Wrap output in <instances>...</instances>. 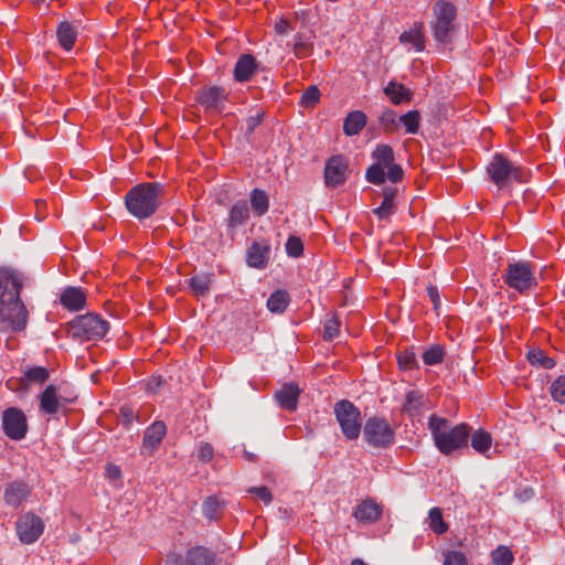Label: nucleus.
I'll list each match as a JSON object with an SVG mask.
<instances>
[{
	"instance_id": "774afa93",
	"label": "nucleus",
	"mask_w": 565,
	"mask_h": 565,
	"mask_svg": "<svg viewBox=\"0 0 565 565\" xmlns=\"http://www.w3.org/2000/svg\"><path fill=\"white\" fill-rule=\"evenodd\" d=\"M350 565H365L362 559H353Z\"/></svg>"
},
{
	"instance_id": "37998d69",
	"label": "nucleus",
	"mask_w": 565,
	"mask_h": 565,
	"mask_svg": "<svg viewBox=\"0 0 565 565\" xmlns=\"http://www.w3.org/2000/svg\"><path fill=\"white\" fill-rule=\"evenodd\" d=\"M550 393L555 402L565 404V375H559L553 381Z\"/></svg>"
},
{
	"instance_id": "e2e57ef3",
	"label": "nucleus",
	"mask_w": 565,
	"mask_h": 565,
	"mask_svg": "<svg viewBox=\"0 0 565 565\" xmlns=\"http://www.w3.org/2000/svg\"><path fill=\"white\" fill-rule=\"evenodd\" d=\"M396 188L394 186H386L383 189V198L385 200H388L390 202L394 203V199L396 196Z\"/></svg>"
},
{
	"instance_id": "cd10ccee",
	"label": "nucleus",
	"mask_w": 565,
	"mask_h": 565,
	"mask_svg": "<svg viewBox=\"0 0 565 565\" xmlns=\"http://www.w3.org/2000/svg\"><path fill=\"white\" fill-rule=\"evenodd\" d=\"M213 274L199 273L189 279V286L196 297H206L210 294L211 285L213 281Z\"/></svg>"
},
{
	"instance_id": "4c0bfd02",
	"label": "nucleus",
	"mask_w": 565,
	"mask_h": 565,
	"mask_svg": "<svg viewBox=\"0 0 565 565\" xmlns=\"http://www.w3.org/2000/svg\"><path fill=\"white\" fill-rule=\"evenodd\" d=\"M445 348L440 344H433L423 352V361L426 365H436L445 358Z\"/></svg>"
},
{
	"instance_id": "2eb2a0df",
	"label": "nucleus",
	"mask_w": 565,
	"mask_h": 565,
	"mask_svg": "<svg viewBox=\"0 0 565 565\" xmlns=\"http://www.w3.org/2000/svg\"><path fill=\"white\" fill-rule=\"evenodd\" d=\"M348 160L341 156H332L324 166V183L327 186L335 188L343 184L348 178Z\"/></svg>"
},
{
	"instance_id": "f704fd0d",
	"label": "nucleus",
	"mask_w": 565,
	"mask_h": 565,
	"mask_svg": "<svg viewBox=\"0 0 565 565\" xmlns=\"http://www.w3.org/2000/svg\"><path fill=\"white\" fill-rule=\"evenodd\" d=\"M398 124H402L405 132L415 135L419 130L420 126V114L418 110H409L406 114L398 117Z\"/></svg>"
},
{
	"instance_id": "7ed1b4c3",
	"label": "nucleus",
	"mask_w": 565,
	"mask_h": 565,
	"mask_svg": "<svg viewBox=\"0 0 565 565\" xmlns=\"http://www.w3.org/2000/svg\"><path fill=\"white\" fill-rule=\"evenodd\" d=\"M163 194L164 185L160 182L139 183L127 192L125 204L136 218H148L158 210Z\"/></svg>"
},
{
	"instance_id": "49530a36",
	"label": "nucleus",
	"mask_w": 565,
	"mask_h": 565,
	"mask_svg": "<svg viewBox=\"0 0 565 565\" xmlns=\"http://www.w3.org/2000/svg\"><path fill=\"white\" fill-rule=\"evenodd\" d=\"M340 331V320L334 316L328 319L323 328V338L326 340H333L338 337Z\"/></svg>"
},
{
	"instance_id": "de8ad7c7",
	"label": "nucleus",
	"mask_w": 565,
	"mask_h": 565,
	"mask_svg": "<svg viewBox=\"0 0 565 565\" xmlns=\"http://www.w3.org/2000/svg\"><path fill=\"white\" fill-rule=\"evenodd\" d=\"M303 244L301 239L297 236H289L286 242V253L290 257H299L302 255Z\"/></svg>"
},
{
	"instance_id": "bb28decb",
	"label": "nucleus",
	"mask_w": 565,
	"mask_h": 565,
	"mask_svg": "<svg viewBox=\"0 0 565 565\" xmlns=\"http://www.w3.org/2000/svg\"><path fill=\"white\" fill-rule=\"evenodd\" d=\"M384 94L390 98L394 105L409 103L413 97L411 89L406 88L403 84L391 81L384 87Z\"/></svg>"
},
{
	"instance_id": "20e7f679",
	"label": "nucleus",
	"mask_w": 565,
	"mask_h": 565,
	"mask_svg": "<svg viewBox=\"0 0 565 565\" xmlns=\"http://www.w3.org/2000/svg\"><path fill=\"white\" fill-rule=\"evenodd\" d=\"M457 8L448 0H437L431 8L429 29L438 45L452 42L456 32Z\"/></svg>"
},
{
	"instance_id": "f8f14e48",
	"label": "nucleus",
	"mask_w": 565,
	"mask_h": 565,
	"mask_svg": "<svg viewBox=\"0 0 565 565\" xmlns=\"http://www.w3.org/2000/svg\"><path fill=\"white\" fill-rule=\"evenodd\" d=\"M44 531V522L33 512H28L15 522V532L22 544H32L38 541Z\"/></svg>"
},
{
	"instance_id": "58836bf2",
	"label": "nucleus",
	"mask_w": 565,
	"mask_h": 565,
	"mask_svg": "<svg viewBox=\"0 0 565 565\" xmlns=\"http://www.w3.org/2000/svg\"><path fill=\"white\" fill-rule=\"evenodd\" d=\"M379 124L385 132H394L398 127V117L393 109L386 108L379 116Z\"/></svg>"
},
{
	"instance_id": "c85d7f7f",
	"label": "nucleus",
	"mask_w": 565,
	"mask_h": 565,
	"mask_svg": "<svg viewBox=\"0 0 565 565\" xmlns=\"http://www.w3.org/2000/svg\"><path fill=\"white\" fill-rule=\"evenodd\" d=\"M424 24L423 22H417L414 24V28L404 31L399 40L402 43H409L412 44L417 52H422L425 49V39L423 33Z\"/></svg>"
},
{
	"instance_id": "9b49d317",
	"label": "nucleus",
	"mask_w": 565,
	"mask_h": 565,
	"mask_svg": "<svg viewBox=\"0 0 565 565\" xmlns=\"http://www.w3.org/2000/svg\"><path fill=\"white\" fill-rule=\"evenodd\" d=\"M3 433L12 440H21L28 433L26 416L20 408L9 407L2 413Z\"/></svg>"
},
{
	"instance_id": "6ab92c4d",
	"label": "nucleus",
	"mask_w": 565,
	"mask_h": 565,
	"mask_svg": "<svg viewBox=\"0 0 565 565\" xmlns=\"http://www.w3.org/2000/svg\"><path fill=\"white\" fill-rule=\"evenodd\" d=\"M270 258V246L265 242L254 241L246 252V263L256 269L266 268Z\"/></svg>"
},
{
	"instance_id": "3c124183",
	"label": "nucleus",
	"mask_w": 565,
	"mask_h": 565,
	"mask_svg": "<svg viewBox=\"0 0 565 565\" xmlns=\"http://www.w3.org/2000/svg\"><path fill=\"white\" fill-rule=\"evenodd\" d=\"M214 456V449L211 444L201 441L198 447V458L203 461H210Z\"/></svg>"
},
{
	"instance_id": "e433bc0d",
	"label": "nucleus",
	"mask_w": 565,
	"mask_h": 565,
	"mask_svg": "<svg viewBox=\"0 0 565 565\" xmlns=\"http://www.w3.org/2000/svg\"><path fill=\"white\" fill-rule=\"evenodd\" d=\"M428 525L438 535L447 532L448 525L444 521L440 508L435 507L428 511Z\"/></svg>"
},
{
	"instance_id": "412c9836",
	"label": "nucleus",
	"mask_w": 565,
	"mask_h": 565,
	"mask_svg": "<svg viewBox=\"0 0 565 565\" xmlns=\"http://www.w3.org/2000/svg\"><path fill=\"white\" fill-rule=\"evenodd\" d=\"M61 305L68 311H79L86 306V294L79 287H67L60 296Z\"/></svg>"
},
{
	"instance_id": "ea45409f",
	"label": "nucleus",
	"mask_w": 565,
	"mask_h": 565,
	"mask_svg": "<svg viewBox=\"0 0 565 565\" xmlns=\"http://www.w3.org/2000/svg\"><path fill=\"white\" fill-rule=\"evenodd\" d=\"M57 397L62 406H66L76 401L77 394L68 383H61L55 385Z\"/></svg>"
},
{
	"instance_id": "680f3d73",
	"label": "nucleus",
	"mask_w": 565,
	"mask_h": 565,
	"mask_svg": "<svg viewBox=\"0 0 565 565\" xmlns=\"http://www.w3.org/2000/svg\"><path fill=\"white\" fill-rule=\"evenodd\" d=\"M289 30H290V25H289L288 21L282 18L275 23V31L278 34L285 35L289 32Z\"/></svg>"
},
{
	"instance_id": "69168bd1",
	"label": "nucleus",
	"mask_w": 565,
	"mask_h": 565,
	"mask_svg": "<svg viewBox=\"0 0 565 565\" xmlns=\"http://www.w3.org/2000/svg\"><path fill=\"white\" fill-rule=\"evenodd\" d=\"M244 456L249 461H254L256 459V455H254V454H252L249 451H246V450L244 451Z\"/></svg>"
},
{
	"instance_id": "c9c22d12",
	"label": "nucleus",
	"mask_w": 565,
	"mask_h": 565,
	"mask_svg": "<svg viewBox=\"0 0 565 565\" xmlns=\"http://www.w3.org/2000/svg\"><path fill=\"white\" fill-rule=\"evenodd\" d=\"M526 358L533 366H540L547 370L555 366V361L545 355L541 349L529 350Z\"/></svg>"
},
{
	"instance_id": "a18cd8bd",
	"label": "nucleus",
	"mask_w": 565,
	"mask_h": 565,
	"mask_svg": "<svg viewBox=\"0 0 565 565\" xmlns=\"http://www.w3.org/2000/svg\"><path fill=\"white\" fill-rule=\"evenodd\" d=\"M397 362L401 369L411 370L418 367L416 354L413 349H406L397 355Z\"/></svg>"
},
{
	"instance_id": "39448f33",
	"label": "nucleus",
	"mask_w": 565,
	"mask_h": 565,
	"mask_svg": "<svg viewBox=\"0 0 565 565\" xmlns=\"http://www.w3.org/2000/svg\"><path fill=\"white\" fill-rule=\"evenodd\" d=\"M487 173L489 180L500 189L513 182H522L524 178V169L499 152L494 153L488 163Z\"/></svg>"
},
{
	"instance_id": "dca6fc26",
	"label": "nucleus",
	"mask_w": 565,
	"mask_h": 565,
	"mask_svg": "<svg viewBox=\"0 0 565 565\" xmlns=\"http://www.w3.org/2000/svg\"><path fill=\"white\" fill-rule=\"evenodd\" d=\"M31 493L32 488L29 483L21 480H14L4 487L3 500L9 507L19 508L28 501Z\"/></svg>"
},
{
	"instance_id": "1a4fd4ad",
	"label": "nucleus",
	"mask_w": 565,
	"mask_h": 565,
	"mask_svg": "<svg viewBox=\"0 0 565 565\" xmlns=\"http://www.w3.org/2000/svg\"><path fill=\"white\" fill-rule=\"evenodd\" d=\"M371 158L374 160L365 172V179L369 183L380 185L386 180L385 169L392 166L395 161L393 148L386 143H379L371 152Z\"/></svg>"
},
{
	"instance_id": "b1692460",
	"label": "nucleus",
	"mask_w": 565,
	"mask_h": 565,
	"mask_svg": "<svg viewBox=\"0 0 565 565\" xmlns=\"http://www.w3.org/2000/svg\"><path fill=\"white\" fill-rule=\"evenodd\" d=\"M63 407L55 390V384H49L40 394V409L47 414L54 415Z\"/></svg>"
},
{
	"instance_id": "393cba45",
	"label": "nucleus",
	"mask_w": 565,
	"mask_h": 565,
	"mask_svg": "<svg viewBox=\"0 0 565 565\" xmlns=\"http://www.w3.org/2000/svg\"><path fill=\"white\" fill-rule=\"evenodd\" d=\"M367 117L362 110L350 111L343 121V134L348 137L356 136L366 126Z\"/></svg>"
},
{
	"instance_id": "423d86ee",
	"label": "nucleus",
	"mask_w": 565,
	"mask_h": 565,
	"mask_svg": "<svg viewBox=\"0 0 565 565\" xmlns=\"http://www.w3.org/2000/svg\"><path fill=\"white\" fill-rule=\"evenodd\" d=\"M68 327L74 339L90 341L104 338L109 330V322L97 313L88 312L74 318Z\"/></svg>"
},
{
	"instance_id": "338daca9",
	"label": "nucleus",
	"mask_w": 565,
	"mask_h": 565,
	"mask_svg": "<svg viewBox=\"0 0 565 565\" xmlns=\"http://www.w3.org/2000/svg\"><path fill=\"white\" fill-rule=\"evenodd\" d=\"M7 387L12 390V391H15L17 388L13 386V380H8L7 383H6Z\"/></svg>"
},
{
	"instance_id": "f3484780",
	"label": "nucleus",
	"mask_w": 565,
	"mask_h": 565,
	"mask_svg": "<svg viewBox=\"0 0 565 565\" xmlns=\"http://www.w3.org/2000/svg\"><path fill=\"white\" fill-rule=\"evenodd\" d=\"M166 434L167 426L161 420H156L147 427L142 438V454L152 455L159 448Z\"/></svg>"
},
{
	"instance_id": "0eeeda50",
	"label": "nucleus",
	"mask_w": 565,
	"mask_h": 565,
	"mask_svg": "<svg viewBox=\"0 0 565 565\" xmlns=\"http://www.w3.org/2000/svg\"><path fill=\"white\" fill-rule=\"evenodd\" d=\"M504 284L520 294H526L537 287L534 266L525 260L509 263L502 275Z\"/></svg>"
},
{
	"instance_id": "6e6552de",
	"label": "nucleus",
	"mask_w": 565,
	"mask_h": 565,
	"mask_svg": "<svg viewBox=\"0 0 565 565\" xmlns=\"http://www.w3.org/2000/svg\"><path fill=\"white\" fill-rule=\"evenodd\" d=\"M333 412L343 435L350 440L356 439L361 433L360 409L352 402L341 399L334 404Z\"/></svg>"
},
{
	"instance_id": "5fc2aeb1",
	"label": "nucleus",
	"mask_w": 565,
	"mask_h": 565,
	"mask_svg": "<svg viewBox=\"0 0 565 565\" xmlns=\"http://www.w3.org/2000/svg\"><path fill=\"white\" fill-rule=\"evenodd\" d=\"M249 493L255 494L259 500L265 502L266 504L270 503L273 500V495L267 487H253L248 490Z\"/></svg>"
},
{
	"instance_id": "5701e85b",
	"label": "nucleus",
	"mask_w": 565,
	"mask_h": 565,
	"mask_svg": "<svg viewBox=\"0 0 565 565\" xmlns=\"http://www.w3.org/2000/svg\"><path fill=\"white\" fill-rule=\"evenodd\" d=\"M381 515L382 508L372 500L362 501L353 512V516L362 523H375Z\"/></svg>"
},
{
	"instance_id": "79ce46f5",
	"label": "nucleus",
	"mask_w": 565,
	"mask_h": 565,
	"mask_svg": "<svg viewBox=\"0 0 565 565\" xmlns=\"http://www.w3.org/2000/svg\"><path fill=\"white\" fill-rule=\"evenodd\" d=\"M24 377L29 382L42 384L49 380L50 372L44 366H33L24 372Z\"/></svg>"
},
{
	"instance_id": "f257e3e1",
	"label": "nucleus",
	"mask_w": 565,
	"mask_h": 565,
	"mask_svg": "<svg viewBox=\"0 0 565 565\" xmlns=\"http://www.w3.org/2000/svg\"><path fill=\"white\" fill-rule=\"evenodd\" d=\"M24 275L10 267H0V332H20L26 328L29 311L21 298Z\"/></svg>"
},
{
	"instance_id": "4d7b16f0",
	"label": "nucleus",
	"mask_w": 565,
	"mask_h": 565,
	"mask_svg": "<svg viewBox=\"0 0 565 565\" xmlns=\"http://www.w3.org/2000/svg\"><path fill=\"white\" fill-rule=\"evenodd\" d=\"M120 416L122 418V423L125 426H129L132 424L135 419V413L134 409L129 406H122L120 408Z\"/></svg>"
},
{
	"instance_id": "ddd939ff",
	"label": "nucleus",
	"mask_w": 565,
	"mask_h": 565,
	"mask_svg": "<svg viewBox=\"0 0 565 565\" xmlns=\"http://www.w3.org/2000/svg\"><path fill=\"white\" fill-rule=\"evenodd\" d=\"M228 93L222 86H203L196 93V102L207 111L221 113L225 108Z\"/></svg>"
},
{
	"instance_id": "603ef678",
	"label": "nucleus",
	"mask_w": 565,
	"mask_h": 565,
	"mask_svg": "<svg viewBox=\"0 0 565 565\" xmlns=\"http://www.w3.org/2000/svg\"><path fill=\"white\" fill-rule=\"evenodd\" d=\"M387 173H385L386 179H388L393 183L399 182L404 177V171L402 167L397 163H392V166H387Z\"/></svg>"
},
{
	"instance_id": "2f4dec72",
	"label": "nucleus",
	"mask_w": 565,
	"mask_h": 565,
	"mask_svg": "<svg viewBox=\"0 0 565 565\" xmlns=\"http://www.w3.org/2000/svg\"><path fill=\"white\" fill-rule=\"evenodd\" d=\"M225 503L217 497H207L202 503V513L209 520H216L224 511Z\"/></svg>"
},
{
	"instance_id": "052dcab7",
	"label": "nucleus",
	"mask_w": 565,
	"mask_h": 565,
	"mask_svg": "<svg viewBox=\"0 0 565 565\" xmlns=\"http://www.w3.org/2000/svg\"><path fill=\"white\" fill-rule=\"evenodd\" d=\"M106 475L111 480H117L121 477V471L118 466L107 465L106 466Z\"/></svg>"
},
{
	"instance_id": "c03bdc74",
	"label": "nucleus",
	"mask_w": 565,
	"mask_h": 565,
	"mask_svg": "<svg viewBox=\"0 0 565 565\" xmlns=\"http://www.w3.org/2000/svg\"><path fill=\"white\" fill-rule=\"evenodd\" d=\"M320 100V90L316 85H310L301 95L300 104L307 108H313Z\"/></svg>"
},
{
	"instance_id": "7c9ffc66",
	"label": "nucleus",
	"mask_w": 565,
	"mask_h": 565,
	"mask_svg": "<svg viewBox=\"0 0 565 565\" xmlns=\"http://www.w3.org/2000/svg\"><path fill=\"white\" fill-rule=\"evenodd\" d=\"M290 301V296L286 290H275L267 299V308L270 312L282 313L286 311Z\"/></svg>"
},
{
	"instance_id": "bf43d9fd",
	"label": "nucleus",
	"mask_w": 565,
	"mask_h": 565,
	"mask_svg": "<svg viewBox=\"0 0 565 565\" xmlns=\"http://www.w3.org/2000/svg\"><path fill=\"white\" fill-rule=\"evenodd\" d=\"M427 294L434 305V309L437 310L440 305L438 288L436 286H428Z\"/></svg>"
},
{
	"instance_id": "a19ab883",
	"label": "nucleus",
	"mask_w": 565,
	"mask_h": 565,
	"mask_svg": "<svg viewBox=\"0 0 565 565\" xmlns=\"http://www.w3.org/2000/svg\"><path fill=\"white\" fill-rule=\"evenodd\" d=\"M491 558L494 565H511L514 559L511 550L505 545H500L492 551Z\"/></svg>"
},
{
	"instance_id": "9d476101",
	"label": "nucleus",
	"mask_w": 565,
	"mask_h": 565,
	"mask_svg": "<svg viewBox=\"0 0 565 565\" xmlns=\"http://www.w3.org/2000/svg\"><path fill=\"white\" fill-rule=\"evenodd\" d=\"M364 438L375 448H388L394 443V430L385 418L370 417L364 425Z\"/></svg>"
},
{
	"instance_id": "13d9d810",
	"label": "nucleus",
	"mask_w": 565,
	"mask_h": 565,
	"mask_svg": "<svg viewBox=\"0 0 565 565\" xmlns=\"http://www.w3.org/2000/svg\"><path fill=\"white\" fill-rule=\"evenodd\" d=\"M535 495L534 490L531 487H524L515 492V497L520 502H526Z\"/></svg>"
},
{
	"instance_id": "f03ea898",
	"label": "nucleus",
	"mask_w": 565,
	"mask_h": 565,
	"mask_svg": "<svg viewBox=\"0 0 565 565\" xmlns=\"http://www.w3.org/2000/svg\"><path fill=\"white\" fill-rule=\"evenodd\" d=\"M428 428L430 429L435 447L445 456L460 451L468 447L471 434L470 425L461 423L452 427L448 419L431 414L428 417Z\"/></svg>"
},
{
	"instance_id": "a878e982",
	"label": "nucleus",
	"mask_w": 565,
	"mask_h": 565,
	"mask_svg": "<svg viewBox=\"0 0 565 565\" xmlns=\"http://www.w3.org/2000/svg\"><path fill=\"white\" fill-rule=\"evenodd\" d=\"M249 218V209L245 200L235 202L228 212L227 227L234 230L244 225Z\"/></svg>"
},
{
	"instance_id": "8fccbe9b",
	"label": "nucleus",
	"mask_w": 565,
	"mask_h": 565,
	"mask_svg": "<svg viewBox=\"0 0 565 565\" xmlns=\"http://www.w3.org/2000/svg\"><path fill=\"white\" fill-rule=\"evenodd\" d=\"M395 212L394 203L390 202L388 200H385L383 198V201L381 205L373 210V213L380 218L385 220L390 215H392Z\"/></svg>"
},
{
	"instance_id": "4468645a",
	"label": "nucleus",
	"mask_w": 565,
	"mask_h": 565,
	"mask_svg": "<svg viewBox=\"0 0 565 565\" xmlns=\"http://www.w3.org/2000/svg\"><path fill=\"white\" fill-rule=\"evenodd\" d=\"M170 565H213L214 553L203 546H194L188 550L184 557L177 553H170L167 556Z\"/></svg>"
},
{
	"instance_id": "09e8293b",
	"label": "nucleus",
	"mask_w": 565,
	"mask_h": 565,
	"mask_svg": "<svg viewBox=\"0 0 565 565\" xmlns=\"http://www.w3.org/2000/svg\"><path fill=\"white\" fill-rule=\"evenodd\" d=\"M443 565H468V562L463 553L458 551H449L445 554Z\"/></svg>"
},
{
	"instance_id": "4be33fe9",
	"label": "nucleus",
	"mask_w": 565,
	"mask_h": 565,
	"mask_svg": "<svg viewBox=\"0 0 565 565\" xmlns=\"http://www.w3.org/2000/svg\"><path fill=\"white\" fill-rule=\"evenodd\" d=\"M78 35V25L68 21H61L56 28V38L60 45L70 52Z\"/></svg>"
},
{
	"instance_id": "0e129e2a",
	"label": "nucleus",
	"mask_w": 565,
	"mask_h": 565,
	"mask_svg": "<svg viewBox=\"0 0 565 565\" xmlns=\"http://www.w3.org/2000/svg\"><path fill=\"white\" fill-rule=\"evenodd\" d=\"M35 204H36V207H38L36 217H39V212L45 205V201L44 200H36Z\"/></svg>"
},
{
	"instance_id": "c756f323",
	"label": "nucleus",
	"mask_w": 565,
	"mask_h": 565,
	"mask_svg": "<svg viewBox=\"0 0 565 565\" xmlns=\"http://www.w3.org/2000/svg\"><path fill=\"white\" fill-rule=\"evenodd\" d=\"M250 207L258 217L265 215L269 209V196L262 189H253L249 193Z\"/></svg>"
},
{
	"instance_id": "a211bd4d",
	"label": "nucleus",
	"mask_w": 565,
	"mask_h": 565,
	"mask_svg": "<svg viewBox=\"0 0 565 565\" xmlns=\"http://www.w3.org/2000/svg\"><path fill=\"white\" fill-rule=\"evenodd\" d=\"M259 67L260 65L252 54H242L234 65V79L241 84L249 82Z\"/></svg>"
},
{
	"instance_id": "6e6d98bb",
	"label": "nucleus",
	"mask_w": 565,
	"mask_h": 565,
	"mask_svg": "<svg viewBox=\"0 0 565 565\" xmlns=\"http://www.w3.org/2000/svg\"><path fill=\"white\" fill-rule=\"evenodd\" d=\"M307 51H308V44L306 42H303L301 35L297 34L295 36V43H294L295 55L298 58H303L307 56Z\"/></svg>"
},
{
	"instance_id": "aec40b11",
	"label": "nucleus",
	"mask_w": 565,
	"mask_h": 565,
	"mask_svg": "<svg viewBox=\"0 0 565 565\" xmlns=\"http://www.w3.org/2000/svg\"><path fill=\"white\" fill-rule=\"evenodd\" d=\"M301 390L295 382H288L276 391L275 397L279 406L287 411H295L298 404V397Z\"/></svg>"
},
{
	"instance_id": "473e14b6",
	"label": "nucleus",
	"mask_w": 565,
	"mask_h": 565,
	"mask_svg": "<svg viewBox=\"0 0 565 565\" xmlns=\"http://www.w3.org/2000/svg\"><path fill=\"white\" fill-rule=\"evenodd\" d=\"M424 396L418 391H409L406 394L405 403L403 404V412L407 413L409 416H416L420 414L423 408Z\"/></svg>"
},
{
	"instance_id": "864d4df0",
	"label": "nucleus",
	"mask_w": 565,
	"mask_h": 565,
	"mask_svg": "<svg viewBox=\"0 0 565 565\" xmlns=\"http://www.w3.org/2000/svg\"><path fill=\"white\" fill-rule=\"evenodd\" d=\"M264 116H265V114L263 111H258L256 115L249 116L248 118H246V122H245V125H246L245 135L246 136H249L254 132L256 127L259 126L260 122L263 121Z\"/></svg>"
},
{
	"instance_id": "72a5a7b5",
	"label": "nucleus",
	"mask_w": 565,
	"mask_h": 565,
	"mask_svg": "<svg viewBox=\"0 0 565 565\" xmlns=\"http://www.w3.org/2000/svg\"><path fill=\"white\" fill-rule=\"evenodd\" d=\"M471 447L479 454L484 455L492 445L491 434L484 429H478L470 434Z\"/></svg>"
}]
</instances>
